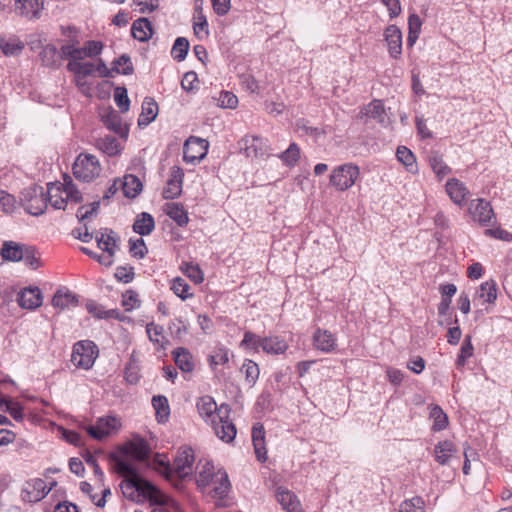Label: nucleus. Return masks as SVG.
I'll use <instances>...</instances> for the list:
<instances>
[{"instance_id": "nucleus-1", "label": "nucleus", "mask_w": 512, "mask_h": 512, "mask_svg": "<svg viewBox=\"0 0 512 512\" xmlns=\"http://www.w3.org/2000/svg\"><path fill=\"white\" fill-rule=\"evenodd\" d=\"M116 469L125 477L120 484V488L127 499L137 503L148 501L149 504L167 502V495L157 486L142 478L128 459H118Z\"/></svg>"}, {"instance_id": "nucleus-2", "label": "nucleus", "mask_w": 512, "mask_h": 512, "mask_svg": "<svg viewBox=\"0 0 512 512\" xmlns=\"http://www.w3.org/2000/svg\"><path fill=\"white\" fill-rule=\"evenodd\" d=\"M360 177V168L351 162L334 167L329 175V184L337 191L352 188Z\"/></svg>"}, {"instance_id": "nucleus-3", "label": "nucleus", "mask_w": 512, "mask_h": 512, "mask_svg": "<svg viewBox=\"0 0 512 512\" xmlns=\"http://www.w3.org/2000/svg\"><path fill=\"white\" fill-rule=\"evenodd\" d=\"M240 346L256 351L261 347L264 352L269 354H282L288 348L287 343L277 336L261 338L252 332H246L244 334Z\"/></svg>"}, {"instance_id": "nucleus-4", "label": "nucleus", "mask_w": 512, "mask_h": 512, "mask_svg": "<svg viewBox=\"0 0 512 512\" xmlns=\"http://www.w3.org/2000/svg\"><path fill=\"white\" fill-rule=\"evenodd\" d=\"M21 202L27 213L33 216L43 214L47 208L46 193L41 186H30L21 193Z\"/></svg>"}, {"instance_id": "nucleus-5", "label": "nucleus", "mask_w": 512, "mask_h": 512, "mask_svg": "<svg viewBox=\"0 0 512 512\" xmlns=\"http://www.w3.org/2000/svg\"><path fill=\"white\" fill-rule=\"evenodd\" d=\"M98 356L97 346L89 340L79 341L74 344L71 362L76 368L90 369Z\"/></svg>"}, {"instance_id": "nucleus-6", "label": "nucleus", "mask_w": 512, "mask_h": 512, "mask_svg": "<svg viewBox=\"0 0 512 512\" xmlns=\"http://www.w3.org/2000/svg\"><path fill=\"white\" fill-rule=\"evenodd\" d=\"M101 171L98 159L91 154H80L73 165L74 176L84 182H90L99 176Z\"/></svg>"}, {"instance_id": "nucleus-7", "label": "nucleus", "mask_w": 512, "mask_h": 512, "mask_svg": "<svg viewBox=\"0 0 512 512\" xmlns=\"http://www.w3.org/2000/svg\"><path fill=\"white\" fill-rule=\"evenodd\" d=\"M97 246L103 251L102 254L97 257V261L105 266L112 265L114 261V255L118 250V237L112 230L104 229L95 236Z\"/></svg>"}, {"instance_id": "nucleus-8", "label": "nucleus", "mask_w": 512, "mask_h": 512, "mask_svg": "<svg viewBox=\"0 0 512 512\" xmlns=\"http://www.w3.org/2000/svg\"><path fill=\"white\" fill-rule=\"evenodd\" d=\"M121 426L120 418L108 415L98 418L95 425L86 426L85 430L92 438L102 441L117 434Z\"/></svg>"}, {"instance_id": "nucleus-9", "label": "nucleus", "mask_w": 512, "mask_h": 512, "mask_svg": "<svg viewBox=\"0 0 512 512\" xmlns=\"http://www.w3.org/2000/svg\"><path fill=\"white\" fill-rule=\"evenodd\" d=\"M231 409L228 405H220V418L216 419L210 425L215 435L226 443L232 442L236 437V427L230 419Z\"/></svg>"}, {"instance_id": "nucleus-10", "label": "nucleus", "mask_w": 512, "mask_h": 512, "mask_svg": "<svg viewBox=\"0 0 512 512\" xmlns=\"http://www.w3.org/2000/svg\"><path fill=\"white\" fill-rule=\"evenodd\" d=\"M208 151V142L202 138L191 136L183 146V159L187 163L195 164L202 160Z\"/></svg>"}, {"instance_id": "nucleus-11", "label": "nucleus", "mask_w": 512, "mask_h": 512, "mask_svg": "<svg viewBox=\"0 0 512 512\" xmlns=\"http://www.w3.org/2000/svg\"><path fill=\"white\" fill-rule=\"evenodd\" d=\"M239 145L247 157L264 159L268 156L269 147L265 138L247 135L240 140Z\"/></svg>"}, {"instance_id": "nucleus-12", "label": "nucleus", "mask_w": 512, "mask_h": 512, "mask_svg": "<svg viewBox=\"0 0 512 512\" xmlns=\"http://www.w3.org/2000/svg\"><path fill=\"white\" fill-rule=\"evenodd\" d=\"M55 485L56 482H53L48 487L43 479H31L24 484L21 492L22 499L27 502H38L43 499Z\"/></svg>"}, {"instance_id": "nucleus-13", "label": "nucleus", "mask_w": 512, "mask_h": 512, "mask_svg": "<svg viewBox=\"0 0 512 512\" xmlns=\"http://www.w3.org/2000/svg\"><path fill=\"white\" fill-rule=\"evenodd\" d=\"M468 213L474 221L481 225H487L494 218V211L490 203L482 198L474 199L470 202Z\"/></svg>"}, {"instance_id": "nucleus-14", "label": "nucleus", "mask_w": 512, "mask_h": 512, "mask_svg": "<svg viewBox=\"0 0 512 512\" xmlns=\"http://www.w3.org/2000/svg\"><path fill=\"white\" fill-rule=\"evenodd\" d=\"M196 408L200 417L209 425L220 418V406H217L214 398L209 395L200 397L196 402Z\"/></svg>"}, {"instance_id": "nucleus-15", "label": "nucleus", "mask_w": 512, "mask_h": 512, "mask_svg": "<svg viewBox=\"0 0 512 512\" xmlns=\"http://www.w3.org/2000/svg\"><path fill=\"white\" fill-rule=\"evenodd\" d=\"M457 453L456 445L450 440L440 441L434 447L435 460L443 466L451 465L455 459L458 460Z\"/></svg>"}, {"instance_id": "nucleus-16", "label": "nucleus", "mask_w": 512, "mask_h": 512, "mask_svg": "<svg viewBox=\"0 0 512 512\" xmlns=\"http://www.w3.org/2000/svg\"><path fill=\"white\" fill-rule=\"evenodd\" d=\"M446 193L451 201L458 206H463L470 195L466 185L457 178H450L445 185Z\"/></svg>"}, {"instance_id": "nucleus-17", "label": "nucleus", "mask_w": 512, "mask_h": 512, "mask_svg": "<svg viewBox=\"0 0 512 512\" xmlns=\"http://www.w3.org/2000/svg\"><path fill=\"white\" fill-rule=\"evenodd\" d=\"M194 454L191 448H184L179 451L174 459L173 470L180 478H184L192 473Z\"/></svg>"}, {"instance_id": "nucleus-18", "label": "nucleus", "mask_w": 512, "mask_h": 512, "mask_svg": "<svg viewBox=\"0 0 512 512\" xmlns=\"http://www.w3.org/2000/svg\"><path fill=\"white\" fill-rule=\"evenodd\" d=\"M183 172L179 167H172L170 179L167 181V186L163 190V197L165 199H174L181 194L182 191Z\"/></svg>"}, {"instance_id": "nucleus-19", "label": "nucleus", "mask_w": 512, "mask_h": 512, "mask_svg": "<svg viewBox=\"0 0 512 512\" xmlns=\"http://www.w3.org/2000/svg\"><path fill=\"white\" fill-rule=\"evenodd\" d=\"M385 40L391 57L398 58L402 53V33L395 25H390L385 30Z\"/></svg>"}, {"instance_id": "nucleus-20", "label": "nucleus", "mask_w": 512, "mask_h": 512, "mask_svg": "<svg viewBox=\"0 0 512 512\" xmlns=\"http://www.w3.org/2000/svg\"><path fill=\"white\" fill-rule=\"evenodd\" d=\"M276 499L287 512H302V506L297 496L288 489L279 487L276 490Z\"/></svg>"}, {"instance_id": "nucleus-21", "label": "nucleus", "mask_w": 512, "mask_h": 512, "mask_svg": "<svg viewBox=\"0 0 512 512\" xmlns=\"http://www.w3.org/2000/svg\"><path fill=\"white\" fill-rule=\"evenodd\" d=\"M18 303L25 309H36L42 304V293L38 287L24 288L18 295Z\"/></svg>"}, {"instance_id": "nucleus-22", "label": "nucleus", "mask_w": 512, "mask_h": 512, "mask_svg": "<svg viewBox=\"0 0 512 512\" xmlns=\"http://www.w3.org/2000/svg\"><path fill=\"white\" fill-rule=\"evenodd\" d=\"M314 347L322 352L329 353L335 350L336 338L328 330L318 328L313 334Z\"/></svg>"}, {"instance_id": "nucleus-23", "label": "nucleus", "mask_w": 512, "mask_h": 512, "mask_svg": "<svg viewBox=\"0 0 512 512\" xmlns=\"http://www.w3.org/2000/svg\"><path fill=\"white\" fill-rule=\"evenodd\" d=\"M497 299V285L494 280L483 282L476 290L473 301L479 304H493Z\"/></svg>"}, {"instance_id": "nucleus-24", "label": "nucleus", "mask_w": 512, "mask_h": 512, "mask_svg": "<svg viewBox=\"0 0 512 512\" xmlns=\"http://www.w3.org/2000/svg\"><path fill=\"white\" fill-rule=\"evenodd\" d=\"M43 5V0H18L15 9L20 15L28 19H34L40 16Z\"/></svg>"}, {"instance_id": "nucleus-25", "label": "nucleus", "mask_w": 512, "mask_h": 512, "mask_svg": "<svg viewBox=\"0 0 512 512\" xmlns=\"http://www.w3.org/2000/svg\"><path fill=\"white\" fill-rule=\"evenodd\" d=\"M252 442L257 459L264 462L267 459L265 448V430L262 424L256 423L252 427Z\"/></svg>"}, {"instance_id": "nucleus-26", "label": "nucleus", "mask_w": 512, "mask_h": 512, "mask_svg": "<svg viewBox=\"0 0 512 512\" xmlns=\"http://www.w3.org/2000/svg\"><path fill=\"white\" fill-rule=\"evenodd\" d=\"M46 193L47 203L55 209H64L66 206L65 185L60 183H49Z\"/></svg>"}, {"instance_id": "nucleus-27", "label": "nucleus", "mask_w": 512, "mask_h": 512, "mask_svg": "<svg viewBox=\"0 0 512 512\" xmlns=\"http://www.w3.org/2000/svg\"><path fill=\"white\" fill-rule=\"evenodd\" d=\"M77 304V295L68 290L67 288L58 289L52 299V305L55 308H59L60 310L75 307L77 306Z\"/></svg>"}, {"instance_id": "nucleus-28", "label": "nucleus", "mask_w": 512, "mask_h": 512, "mask_svg": "<svg viewBox=\"0 0 512 512\" xmlns=\"http://www.w3.org/2000/svg\"><path fill=\"white\" fill-rule=\"evenodd\" d=\"M102 120L106 127L119 134L121 137L126 138L128 135V129L122 125L119 114L113 110L108 109L102 114Z\"/></svg>"}, {"instance_id": "nucleus-29", "label": "nucleus", "mask_w": 512, "mask_h": 512, "mask_svg": "<svg viewBox=\"0 0 512 512\" xmlns=\"http://www.w3.org/2000/svg\"><path fill=\"white\" fill-rule=\"evenodd\" d=\"M158 115V105L150 97H146L142 103V111L138 118V126L146 127L155 120Z\"/></svg>"}, {"instance_id": "nucleus-30", "label": "nucleus", "mask_w": 512, "mask_h": 512, "mask_svg": "<svg viewBox=\"0 0 512 512\" xmlns=\"http://www.w3.org/2000/svg\"><path fill=\"white\" fill-rule=\"evenodd\" d=\"M123 452L127 457L130 456L136 460H144L148 457L150 449L144 440L138 439L129 442L123 448Z\"/></svg>"}, {"instance_id": "nucleus-31", "label": "nucleus", "mask_w": 512, "mask_h": 512, "mask_svg": "<svg viewBox=\"0 0 512 512\" xmlns=\"http://www.w3.org/2000/svg\"><path fill=\"white\" fill-rule=\"evenodd\" d=\"M211 491L210 493L214 498L222 499L224 498L230 488V482L228 479V475L226 472L218 470L216 472V479L210 484Z\"/></svg>"}, {"instance_id": "nucleus-32", "label": "nucleus", "mask_w": 512, "mask_h": 512, "mask_svg": "<svg viewBox=\"0 0 512 512\" xmlns=\"http://www.w3.org/2000/svg\"><path fill=\"white\" fill-rule=\"evenodd\" d=\"M131 33L138 41L146 42L152 37V25L147 18H140L133 22Z\"/></svg>"}, {"instance_id": "nucleus-33", "label": "nucleus", "mask_w": 512, "mask_h": 512, "mask_svg": "<svg viewBox=\"0 0 512 512\" xmlns=\"http://www.w3.org/2000/svg\"><path fill=\"white\" fill-rule=\"evenodd\" d=\"M25 246L14 241H5L1 248V255L8 261H20L24 257Z\"/></svg>"}, {"instance_id": "nucleus-34", "label": "nucleus", "mask_w": 512, "mask_h": 512, "mask_svg": "<svg viewBox=\"0 0 512 512\" xmlns=\"http://www.w3.org/2000/svg\"><path fill=\"white\" fill-rule=\"evenodd\" d=\"M361 114L377 120L381 124H386V112L382 101L373 100L363 108Z\"/></svg>"}, {"instance_id": "nucleus-35", "label": "nucleus", "mask_w": 512, "mask_h": 512, "mask_svg": "<svg viewBox=\"0 0 512 512\" xmlns=\"http://www.w3.org/2000/svg\"><path fill=\"white\" fill-rule=\"evenodd\" d=\"M155 227V222L153 217L146 212L141 213L133 224V230L141 235H149Z\"/></svg>"}, {"instance_id": "nucleus-36", "label": "nucleus", "mask_w": 512, "mask_h": 512, "mask_svg": "<svg viewBox=\"0 0 512 512\" xmlns=\"http://www.w3.org/2000/svg\"><path fill=\"white\" fill-rule=\"evenodd\" d=\"M123 194L127 198H135L142 190V183L134 175H125L121 181Z\"/></svg>"}, {"instance_id": "nucleus-37", "label": "nucleus", "mask_w": 512, "mask_h": 512, "mask_svg": "<svg viewBox=\"0 0 512 512\" xmlns=\"http://www.w3.org/2000/svg\"><path fill=\"white\" fill-rule=\"evenodd\" d=\"M175 364L183 372H191L194 369V363L190 352L185 348H177L173 351Z\"/></svg>"}, {"instance_id": "nucleus-38", "label": "nucleus", "mask_w": 512, "mask_h": 512, "mask_svg": "<svg viewBox=\"0 0 512 512\" xmlns=\"http://www.w3.org/2000/svg\"><path fill=\"white\" fill-rule=\"evenodd\" d=\"M165 212L179 226H185L189 221L186 210L178 203H167Z\"/></svg>"}, {"instance_id": "nucleus-39", "label": "nucleus", "mask_w": 512, "mask_h": 512, "mask_svg": "<svg viewBox=\"0 0 512 512\" xmlns=\"http://www.w3.org/2000/svg\"><path fill=\"white\" fill-rule=\"evenodd\" d=\"M216 479V472L210 462H205L201 465L197 475V485L201 488L210 487V484Z\"/></svg>"}, {"instance_id": "nucleus-40", "label": "nucleus", "mask_w": 512, "mask_h": 512, "mask_svg": "<svg viewBox=\"0 0 512 512\" xmlns=\"http://www.w3.org/2000/svg\"><path fill=\"white\" fill-rule=\"evenodd\" d=\"M152 405L156 411V419L160 423H164L168 420L170 415V407L168 400L165 396H154L152 398Z\"/></svg>"}, {"instance_id": "nucleus-41", "label": "nucleus", "mask_w": 512, "mask_h": 512, "mask_svg": "<svg viewBox=\"0 0 512 512\" xmlns=\"http://www.w3.org/2000/svg\"><path fill=\"white\" fill-rule=\"evenodd\" d=\"M96 146L109 156L117 155L121 149L119 141L112 136L99 138L96 142Z\"/></svg>"}, {"instance_id": "nucleus-42", "label": "nucleus", "mask_w": 512, "mask_h": 512, "mask_svg": "<svg viewBox=\"0 0 512 512\" xmlns=\"http://www.w3.org/2000/svg\"><path fill=\"white\" fill-rule=\"evenodd\" d=\"M422 21L417 14H411L408 18L407 45L412 47L421 32Z\"/></svg>"}, {"instance_id": "nucleus-43", "label": "nucleus", "mask_w": 512, "mask_h": 512, "mask_svg": "<svg viewBox=\"0 0 512 512\" xmlns=\"http://www.w3.org/2000/svg\"><path fill=\"white\" fill-rule=\"evenodd\" d=\"M430 418L433 420L432 429L434 431H441L448 425V417L438 405H431Z\"/></svg>"}, {"instance_id": "nucleus-44", "label": "nucleus", "mask_w": 512, "mask_h": 512, "mask_svg": "<svg viewBox=\"0 0 512 512\" xmlns=\"http://www.w3.org/2000/svg\"><path fill=\"white\" fill-rule=\"evenodd\" d=\"M397 159L405 165L407 170L411 173L417 172V164L415 157L411 150L407 147H399L396 152Z\"/></svg>"}, {"instance_id": "nucleus-45", "label": "nucleus", "mask_w": 512, "mask_h": 512, "mask_svg": "<svg viewBox=\"0 0 512 512\" xmlns=\"http://www.w3.org/2000/svg\"><path fill=\"white\" fill-rule=\"evenodd\" d=\"M399 512H425V501L420 496L406 499L400 504Z\"/></svg>"}, {"instance_id": "nucleus-46", "label": "nucleus", "mask_w": 512, "mask_h": 512, "mask_svg": "<svg viewBox=\"0 0 512 512\" xmlns=\"http://www.w3.org/2000/svg\"><path fill=\"white\" fill-rule=\"evenodd\" d=\"M146 332L149 340L153 343L158 344L161 348L165 347L166 338L164 336V329L160 325H156L153 322L147 324Z\"/></svg>"}, {"instance_id": "nucleus-47", "label": "nucleus", "mask_w": 512, "mask_h": 512, "mask_svg": "<svg viewBox=\"0 0 512 512\" xmlns=\"http://www.w3.org/2000/svg\"><path fill=\"white\" fill-rule=\"evenodd\" d=\"M181 271L195 284L204 281V273L197 264L185 262L181 265Z\"/></svg>"}, {"instance_id": "nucleus-48", "label": "nucleus", "mask_w": 512, "mask_h": 512, "mask_svg": "<svg viewBox=\"0 0 512 512\" xmlns=\"http://www.w3.org/2000/svg\"><path fill=\"white\" fill-rule=\"evenodd\" d=\"M67 69L75 75L85 77L95 71V65L91 62L69 61Z\"/></svg>"}, {"instance_id": "nucleus-49", "label": "nucleus", "mask_w": 512, "mask_h": 512, "mask_svg": "<svg viewBox=\"0 0 512 512\" xmlns=\"http://www.w3.org/2000/svg\"><path fill=\"white\" fill-rule=\"evenodd\" d=\"M213 99L220 108L235 109L238 105L237 96L229 91H222Z\"/></svg>"}, {"instance_id": "nucleus-50", "label": "nucleus", "mask_w": 512, "mask_h": 512, "mask_svg": "<svg viewBox=\"0 0 512 512\" xmlns=\"http://www.w3.org/2000/svg\"><path fill=\"white\" fill-rule=\"evenodd\" d=\"M241 371L245 374L246 382L249 384V386H253L259 377V367L258 365L252 361V360H245Z\"/></svg>"}, {"instance_id": "nucleus-51", "label": "nucleus", "mask_w": 512, "mask_h": 512, "mask_svg": "<svg viewBox=\"0 0 512 512\" xmlns=\"http://www.w3.org/2000/svg\"><path fill=\"white\" fill-rule=\"evenodd\" d=\"M3 406H5V411L8 412L15 421L21 422L23 420V407L20 403L9 399H1L0 407Z\"/></svg>"}, {"instance_id": "nucleus-52", "label": "nucleus", "mask_w": 512, "mask_h": 512, "mask_svg": "<svg viewBox=\"0 0 512 512\" xmlns=\"http://www.w3.org/2000/svg\"><path fill=\"white\" fill-rule=\"evenodd\" d=\"M0 47L5 55H16L22 51L24 45L17 38H1Z\"/></svg>"}, {"instance_id": "nucleus-53", "label": "nucleus", "mask_w": 512, "mask_h": 512, "mask_svg": "<svg viewBox=\"0 0 512 512\" xmlns=\"http://www.w3.org/2000/svg\"><path fill=\"white\" fill-rule=\"evenodd\" d=\"M61 52L64 57L70 58V61H81L88 57L85 47L78 48L73 44L63 45L61 47Z\"/></svg>"}, {"instance_id": "nucleus-54", "label": "nucleus", "mask_w": 512, "mask_h": 512, "mask_svg": "<svg viewBox=\"0 0 512 512\" xmlns=\"http://www.w3.org/2000/svg\"><path fill=\"white\" fill-rule=\"evenodd\" d=\"M279 158L287 166H294L300 158V149L295 143H291L289 147L279 155Z\"/></svg>"}, {"instance_id": "nucleus-55", "label": "nucleus", "mask_w": 512, "mask_h": 512, "mask_svg": "<svg viewBox=\"0 0 512 512\" xmlns=\"http://www.w3.org/2000/svg\"><path fill=\"white\" fill-rule=\"evenodd\" d=\"M188 49H189L188 40L184 37H178L174 42L171 53H172L174 59H176L177 61H182L185 59V57L188 53Z\"/></svg>"}, {"instance_id": "nucleus-56", "label": "nucleus", "mask_w": 512, "mask_h": 512, "mask_svg": "<svg viewBox=\"0 0 512 512\" xmlns=\"http://www.w3.org/2000/svg\"><path fill=\"white\" fill-rule=\"evenodd\" d=\"M171 290L183 300L192 296V294L189 292L190 286L184 279L180 277H176L175 279H173L171 284Z\"/></svg>"}, {"instance_id": "nucleus-57", "label": "nucleus", "mask_w": 512, "mask_h": 512, "mask_svg": "<svg viewBox=\"0 0 512 512\" xmlns=\"http://www.w3.org/2000/svg\"><path fill=\"white\" fill-rule=\"evenodd\" d=\"M429 162H430V166L433 169L434 173L439 178L446 176L451 171L450 168L444 163L442 157L439 156L438 154H433L430 157Z\"/></svg>"}, {"instance_id": "nucleus-58", "label": "nucleus", "mask_w": 512, "mask_h": 512, "mask_svg": "<svg viewBox=\"0 0 512 512\" xmlns=\"http://www.w3.org/2000/svg\"><path fill=\"white\" fill-rule=\"evenodd\" d=\"M473 345L471 342V337L467 335L462 343L460 353L457 358V366L461 367L465 365V362L468 358H470L473 355Z\"/></svg>"}, {"instance_id": "nucleus-59", "label": "nucleus", "mask_w": 512, "mask_h": 512, "mask_svg": "<svg viewBox=\"0 0 512 512\" xmlns=\"http://www.w3.org/2000/svg\"><path fill=\"white\" fill-rule=\"evenodd\" d=\"M114 100L122 112H127L130 106L127 89L125 87H116L114 90Z\"/></svg>"}, {"instance_id": "nucleus-60", "label": "nucleus", "mask_w": 512, "mask_h": 512, "mask_svg": "<svg viewBox=\"0 0 512 512\" xmlns=\"http://www.w3.org/2000/svg\"><path fill=\"white\" fill-rule=\"evenodd\" d=\"M16 199L13 195L0 190V209L5 213H12L16 209Z\"/></svg>"}, {"instance_id": "nucleus-61", "label": "nucleus", "mask_w": 512, "mask_h": 512, "mask_svg": "<svg viewBox=\"0 0 512 512\" xmlns=\"http://www.w3.org/2000/svg\"><path fill=\"white\" fill-rule=\"evenodd\" d=\"M115 70L118 72V73H121V74H124V75H129L133 72V65H132V62L130 60V57L127 56V55H122L120 56L116 61H115Z\"/></svg>"}, {"instance_id": "nucleus-62", "label": "nucleus", "mask_w": 512, "mask_h": 512, "mask_svg": "<svg viewBox=\"0 0 512 512\" xmlns=\"http://www.w3.org/2000/svg\"><path fill=\"white\" fill-rule=\"evenodd\" d=\"M129 245H130V247H129L130 253L132 254L133 257H136L139 259L144 258V256L147 253V247L142 238L137 239L135 241L130 240Z\"/></svg>"}, {"instance_id": "nucleus-63", "label": "nucleus", "mask_w": 512, "mask_h": 512, "mask_svg": "<svg viewBox=\"0 0 512 512\" xmlns=\"http://www.w3.org/2000/svg\"><path fill=\"white\" fill-rule=\"evenodd\" d=\"M140 301L138 300V295L134 291H126L122 296V305L127 310L130 311L136 307H138Z\"/></svg>"}, {"instance_id": "nucleus-64", "label": "nucleus", "mask_w": 512, "mask_h": 512, "mask_svg": "<svg viewBox=\"0 0 512 512\" xmlns=\"http://www.w3.org/2000/svg\"><path fill=\"white\" fill-rule=\"evenodd\" d=\"M24 257L21 259L24 263L32 269L39 267V258L36 256L33 247L25 246Z\"/></svg>"}]
</instances>
